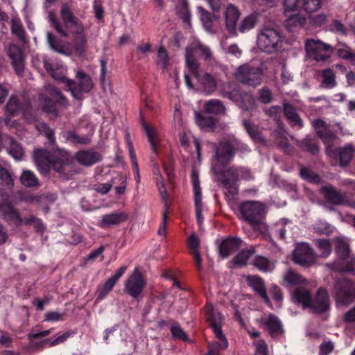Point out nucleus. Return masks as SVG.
Instances as JSON below:
<instances>
[{
    "label": "nucleus",
    "mask_w": 355,
    "mask_h": 355,
    "mask_svg": "<svg viewBox=\"0 0 355 355\" xmlns=\"http://www.w3.org/2000/svg\"><path fill=\"white\" fill-rule=\"evenodd\" d=\"M33 158L38 170L42 173H49L50 168L59 173L64 178L69 179L71 175L69 164V155L66 153L58 152L53 155L46 149H36Z\"/></svg>",
    "instance_id": "f257e3e1"
},
{
    "label": "nucleus",
    "mask_w": 355,
    "mask_h": 355,
    "mask_svg": "<svg viewBox=\"0 0 355 355\" xmlns=\"http://www.w3.org/2000/svg\"><path fill=\"white\" fill-rule=\"evenodd\" d=\"M60 14L63 24L59 20L54 11L49 12L47 18L50 26L61 37H68L70 33H79L83 31L82 23L75 16L69 3L62 4Z\"/></svg>",
    "instance_id": "f03ea898"
},
{
    "label": "nucleus",
    "mask_w": 355,
    "mask_h": 355,
    "mask_svg": "<svg viewBox=\"0 0 355 355\" xmlns=\"http://www.w3.org/2000/svg\"><path fill=\"white\" fill-rule=\"evenodd\" d=\"M185 61L187 67L190 73L198 80L203 88L204 92L207 94H213L220 83V80L208 72L202 75L200 73V64L193 53L191 49H187L185 52Z\"/></svg>",
    "instance_id": "7ed1b4c3"
},
{
    "label": "nucleus",
    "mask_w": 355,
    "mask_h": 355,
    "mask_svg": "<svg viewBox=\"0 0 355 355\" xmlns=\"http://www.w3.org/2000/svg\"><path fill=\"white\" fill-rule=\"evenodd\" d=\"M239 178L245 180H251L252 176L250 169L236 166H232L225 169V173L218 181L227 190L226 196L234 198L238 194Z\"/></svg>",
    "instance_id": "20e7f679"
},
{
    "label": "nucleus",
    "mask_w": 355,
    "mask_h": 355,
    "mask_svg": "<svg viewBox=\"0 0 355 355\" xmlns=\"http://www.w3.org/2000/svg\"><path fill=\"white\" fill-rule=\"evenodd\" d=\"M235 155V148L232 144L228 141H220L215 148L214 159L211 170L218 180L225 172V167L232 162Z\"/></svg>",
    "instance_id": "39448f33"
},
{
    "label": "nucleus",
    "mask_w": 355,
    "mask_h": 355,
    "mask_svg": "<svg viewBox=\"0 0 355 355\" xmlns=\"http://www.w3.org/2000/svg\"><path fill=\"white\" fill-rule=\"evenodd\" d=\"M76 78L77 82L65 76L60 78V82L65 84L67 91L70 92L71 96L76 100H82L84 94H88L94 87L92 78L83 70L76 72Z\"/></svg>",
    "instance_id": "423d86ee"
},
{
    "label": "nucleus",
    "mask_w": 355,
    "mask_h": 355,
    "mask_svg": "<svg viewBox=\"0 0 355 355\" xmlns=\"http://www.w3.org/2000/svg\"><path fill=\"white\" fill-rule=\"evenodd\" d=\"M239 211L243 220L254 228L263 223L266 214L265 205L254 200L242 202L239 205Z\"/></svg>",
    "instance_id": "0eeeda50"
},
{
    "label": "nucleus",
    "mask_w": 355,
    "mask_h": 355,
    "mask_svg": "<svg viewBox=\"0 0 355 355\" xmlns=\"http://www.w3.org/2000/svg\"><path fill=\"white\" fill-rule=\"evenodd\" d=\"M205 310L206 320L209 324L216 337L219 340L215 344L216 349H226L228 347V341L222 331V325L223 323L222 314L216 310L211 304H207Z\"/></svg>",
    "instance_id": "6e6552de"
},
{
    "label": "nucleus",
    "mask_w": 355,
    "mask_h": 355,
    "mask_svg": "<svg viewBox=\"0 0 355 355\" xmlns=\"http://www.w3.org/2000/svg\"><path fill=\"white\" fill-rule=\"evenodd\" d=\"M333 293L338 304L348 305L355 301V283L345 278L338 279Z\"/></svg>",
    "instance_id": "1a4fd4ad"
},
{
    "label": "nucleus",
    "mask_w": 355,
    "mask_h": 355,
    "mask_svg": "<svg viewBox=\"0 0 355 355\" xmlns=\"http://www.w3.org/2000/svg\"><path fill=\"white\" fill-rule=\"evenodd\" d=\"M282 42V36L278 31L274 28H264L257 37V46L263 52L272 53L279 49V43Z\"/></svg>",
    "instance_id": "9d476101"
},
{
    "label": "nucleus",
    "mask_w": 355,
    "mask_h": 355,
    "mask_svg": "<svg viewBox=\"0 0 355 355\" xmlns=\"http://www.w3.org/2000/svg\"><path fill=\"white\" fill-rule=\"evenodd\" d=\"M146 285L144 275L138 267H135L125 281L124 291L132 298L137 300L141 296Z\"/></svg>",
    "instance_id": "9b49d317"
},
{
    "label": "nucleus",
    "mask_w": 355,
    "mask_h": 355,
    "mask_svg": "<svg viewBox=\"0 0 355 355\" xmlns=\"http://www.w3.org/2000/svg\"><path fill=\"white\" fill-rule=\"evenodd\" d=\"M236 79L243 84L257 87L261 83L262 71L250 64L240 66L235 73Z\"/></svg>",
    "instance_id": "f8f14e48"
},
{
    "label": "nucleus",
    "mask_w": 355,
    "mask_h": 355,
    "mask_svg": "<svg viewBox=\"0 0 355 355\" xmlns=\"http://www.w3.org/2000/svg\"><path fill=\"white\" fill-rule=\"evenodd\" d=\"M305 49L308 55L315 61H325L329 59L333 48L320 40L308 39L305 42Z\"/></svg>",
    "instance_id": "ddd939ff"
},
{
    "label": "nucleus",
    "mask_w": 355,
    "mask_h": 355,
    "mask_svg": "<svg viewBox=\"0 0 355 355\" xmlns=\"http://www.w3.org/2000/svg\"><path fill=\"white\" fill-rule=\"evenodd\" d=\"M310 309L314 314L322 315L328 312L331 309L330 297L327 290L320 287L311 299Z\"/></svg>",
    "instance_id": "4468645a"
},
{
    "label": "nucleus",
    "mask_w": 355,
    "mask_h": 355,
    "mask_svg": "<svg viewBox=\"0 0 355 355\" xmlns=\"http://www.w3.org/2000/svg\"><path fill=\"white\" fill-rule=\"evenodd\" d=\"M293 261L302 266H310L315 262V254L313 249L306 243L297 245L293 253Z\"/></svg>",
    "instance_id": "2eb2a0df"
},
{
    "label": "nucleus",
    "mask_w": 355,
    "mask_h": 355,
    "mask_svg": "<svg viewBox=\"0 0 355 355\" xmlns=\"http://www.w3.org/2000/svg\"><path fill=\"white\" fill-rule=\"evenodd\" d=\"M191 182L193 186V198L195 203V211L197 222L199 225H201L203 221L202 216V192L201 187L200 185L199 175L198 173L192 171L191 172Z\"/></svg>",
    "instance_id": "dca6fc26"
},
{
    "label": "nucleus",
    "mask_w": 355,
    "mask_h": 355,
    "mask_svg": "<svg viewBox=\"0 0 355 355\" xmlns=\"http://www.w3.org/2000/svg\"><path fill=\"white\" fill-rule=\"evenodd\" d=\"M246 282L254 293L259 296L267 306H271L272 304L267 294L263 279L259 275H248Z\"/></svg>",
    "instance_id": "f3484780"
},
{
    "label": "nucleus",
    "mask_w": 355,
    "mask_h": 355,
    "mask_svg": "<svg viewBox=\"0 0 355 355\" xmlns=\"http://www.w3.org/2000/svg\"><path fill=\"white\" fill-rule=\"evenodd\" d=\"M321 6L320 0H284V7L289 10H304L306 12L318 10Z\"/></svg>",
    "instance_id": "a211bd4d"
},
{
    "label": "nucleus",
    "mask_w": 355,
    "mask_h": 355,
    "mask_svg": "<svg viewBox=\"0 0 355 355\" xmlns=\"http://www.w3.org/2000/svg\"><path fill=\"white\" fill-rule=\"evenodd\" d=\"M298 11V10H289L286 12L284 7V14L287 18L284 21V26L289 32H295L306 24V17L299 14Z\"/></svg>",
    "instance_id": "6ab92c4d"
},
{
    "label": "nucleus",
    "mask_w": 355,
    "mask_h": 355,
    "mask_svg": "<svg viewBox=\"0 0 355 355\" xmlns=\"http://www.w3.org/2000/svg\"><path fill=\"white\" fill-rule=\"evenodd\" d=\"M263 324L270 336L273 339L279 338L284 336L285 331L281 320L275 314L270 313L263 321Z\"/></svg>",
    "instance_id": "aec40b11"
},
{
    "label": "nucleus",
    "mask_w": 355,
    "mask_h": 355,
    "mask_svg": "<svg viewBox=\"0 0 355 355\" xmlns=\"http://www.w3.org/2000/svg\"><path fill=\"white\" fill-rule=\"evenodd\" d=\"M327 153L336 160H339L341 166H347L354 156V147L352 144H347L343 148L329 149Z\"/></svg>",
    "instance_id": "412c9836"
},
{
    "label": "nucleus",
    "mask_w": 355,
    "mask_h": 355,
    "mask_svg": "<svg viewBox=\"0 0 355 355\" xmlns=\"http://www.w3.org/2000/svg\"><path fill=\"white\" fill-rule=\"evenodd\" d=\"M30 109L31 103L29 101H21L15 96H12L6 105V112L11 116L25 114L29 112Z\"/></svg>",
    "instance_id": "4be33fe9"
},
{
    "label": "nucleus",
    "mask_w": 355,
    "mask_h": 355,
    "mask_svg": "<svg viewBox=\"0 0 355 355\" xmlns=\"http://www.w3.org/2000/svg\"><path fill=\"white\" fill-rule=\"evenodd\" d=\"M321 192L324 194V198L331 205H343L345 202L346 195L336 189L331 184L324 186L321 188Z\"/></svg>",
    "instance_id": "5701e85b"
},
{
    "label": "nucleus",
    "mask_w": 355,
    "mask_h": 355,
    "mask_svg": "<svg viewBox=\"0 0 355 355\" xmlns=\"http://www.w3.org/2000/svg\"><path fill=\"white\" fill-rule=\"evenodd\" d=\"M242 240L236 236H228L223 240L218 245V252L222 258H227L237 251L241 246Z\"/></svg>",
    "instance_id": "b1692460"
},
{
    "label": "nucleus",
    "mask_w": 355,
    "mask_h": 355,
    "mask_svg": "<svg viewBox=\"0 0 355 355\" xmlns=\"http://www.w3.org/2000/svg\"><path fill=\"white\" fill-rule=\"evenodd\" d=\"M8 55L15 72L21 75L24 69V56L22 50L17 45L11 44L8 47Z\"/></svg>",
    "instance_id": "393cba45"
},
{
    "label": "nucleus",
    "mask_w": 355,
    "mask_h": 355,
    "mask_svg": "<svg viewBox=\"0 0 355 355\" xmlns=\"http://www.w3.org/2000/svg\"><path fill=\"white\" fill-rule=\"evenodd\" d=\"M284 114L290 125L293 128L301 129L304 126V123L297 110L291 104L288 103H284L283 105Z\"/></svg>",
    "instance_id": "a878e982"
},
{
    "label": "nucleus",
    "mask_w": 355,
    "mask_h": 355,
    "mask_svg": "<svg viewBox=\"0 0 355 355\" xmlns=\"http://www.w3.org/2000/svg\"><path fill=\"white\" fill-rule=\"evenodd\" d=\"M76 159L80 164L90 166L102 159L101 155L96 151L81 150L76 153Z\"/></svg>",
    "instance_id": "bb28decb"
},
{
    "label": "nucleus",
    "mask_w": 355,
    "mask_h": 355,
    "mask_svg": "<svg viewBox=\"0 0 355 355\" xmlns=\"http://www.w3.org/2000/svg\"><path fill=\"white\" fill-rule=\"evenodd\" d=\"M240 17L239 10L232 4H230L225 10V19L227 29L231 33H235L236 24Z\"/></svg>",
    "instance_id": "cd10ccee"
},
{
    "label": "nucleus",
    "mask_w": 355,
    "mask_h": 355,
    "mask_svg": "<svg viewBox=\"0 0 355 355\" xmlns=\"http://www.w3.org/2000/svg\"><path fill=\"white\" fill-rule=\"evenodd\" d=\"M127 218L124 212H112L103 215L99 225L102 228L110 227L125 221Z\"/></svg>",
    "instance_id": "c85d7f7f"
},
{
    "label": "nucleus",
    "mask_w": 355,
    "mask_h": 355,
    "mask_svg": "<svg viewBox=\"0 0 355 355\" xmlns=\"http://www.w3.org/2000/svg\"><path fill=\"white\" fill-rule=\"evenodd\" d=\"M293 302L302 304L303 309H309L312 296L309 289L303 286H297L293 293Z\"/></svg>",
    "instance_id": "c756f323"
},
{
    "label": "nucleus",
    "mask_w": 355,
    "mask_h": 355,
    "mask_svg": "<svg viewBox=\"0 0 355 355\" xmlns=\"http://www.w3.org/2000/svg\"><path fill=\"white\" fill-rule=\"evenodd\" d=\"M141 124L144 130L146 132L148 140L150 144L152 155L150 159L153 162L158 155L157 146V136L154 129L150 127L144 120L143 116H141Z\"/></svg>",
    "instance_id": "7c9ffc66"
},
{
    "label": "nucleus",
    "mask_w": 355,
    "mask_h": 355,
    "mask_svg": "<svg viewBox=\"0 0 355 355\" xmlns=\"http://www.w3.org/2000/svg\"><path fill=\"white\" fill-rule=\"evenodd\" d=\"M0 213L6 220L17 222L18 225L22 224V218L18 211L10 203H0Z\"/></svg>",
    "instance_id": "2f4dec72"
},
{
    "label": "nucleus",
    "mask_w": 355,
    "mask_h": 355,
    "mask_svg": "<svg viewBox=\"0 0 355 355\" xmlns=\"http://www.w3.org/2000/svg\"><path fill=\"white\" fill-rule=\"evenodd\" d=\"M333 270L338 272H348L355 275V257H348L342 262L334 261L329 264Z\"/></svg>",
    "instance_id": "473e14b6"
},
{
    "label": "nucleus",
    "mask_w": 355,
    "mask_h": 355,
    "mask_svg": "<svg viewBox=\"0 0 355 355\" xmlns=\"http://www.w3.org/2000/svg\"><path fill=\"white\" fill-rule=\"evenodd\" d=\"M217 119L214 116H207L199 112H196V122L202 130H213L217 123Z\"/></svg>",
    "instance_id": "72a5a7b5"
},
{
    "label": "nucleus",
    "mask_w": 355,
    "mask_h": 355,
    "mask_svg": "<svg viewBox=\"0 0 355 355\" xmlns=\"http://www.w3.org/2000/svg\"><path fill=\"white\" fill-rule=\"evenodd\" d=\"M204 109L207 114H214L216 115L224 114L226 110L223 103L217 99H211L207 101Z\"/></svg>",
    "instance_id": "f704fd0d"
},
{
    "label": "nucleus",
    "mask_w": 355,
    "mask_h": 355,
    "mask_svg": "<svg viewBox=\"0 0 355 355\" xmlns=\"http://www.w3.org/2000/svg\"><path fill=\"white\" fill-rule=\"evenodd\" d=\"M254 252L255 250L253 247L242 250L233 258V264L239 267L246 266L249 259L254 254Z\"/></svg>",
    "instance_id": "c9c22d12"
},
{
    "label": "nucleus",
    "mask_w": 355,
    "mask_h": 355,
    "mask_svg": "<svg viewBox=\"0 0 355 355\" xmlns=\"http://www.w3.org/2000/svg\"><path fill=\"white\" fill-rule=\"evenodd\" d=\"M335 252L338 257V259L336 261L342 262L345 261L349 257L350 250L349 245L342 239H337L336 241Z\"/></svg>",
    "instance_id": "e433bc0d"
},
{
    "label": "nucleus",
    "mask_w": 355,
    "mask_h": 355,
    "mask_svg": "<svg viewBox=\"0 0 355 355\" xmlns=\"http://www.w3.org/2000/svg\"><path fill=\"white\" fill-rule=\"evenodd\" d=\"M298 146L304 151L310 153L311 155H315L319 151V146L315 138L309 136L306 137L300 141Z\"/></svg>",
    "instance_id": "4c0bfd02"
},
{
    "label": "nucleus",
    "mask_w": 355,
    "mask_h": 355,
    "mask_svg": "<svg viewBox=\"0 0 355 355\" xmlns=\"http://www.w3.org/2000/svg\"><path fill=\"white\" fill-rule=\"evenodd\" d=\"M21 183L26 187L33 188L40 186V181L33 172L29 170L24 171L20 176Z\"/></svg>",
    "instance_id": "58836bf2"
},
{
    "label": "nucleus",
    "mask_w": 355,
    "mask_h": 355,
    "mask_svg": "<svg viewBox=\"0 0 355 355\" xmlns=\"http://www.w3.org/2000/svg\"><path fill=\"white\" fill-rule=\"evenodd\" d=\"M76 334V331H74V330L67 331L64 332V334H62L61 336H59L58 338L54 339L53 341L50 342V340L47 338L41 342L37 343L36 344V346H37V347L42 348L47 343H49L50 347L55 346L57 345L64 343L68 338L72 337Z\"/></svg>",
    "instance_id": "ea45409f"
},
{
    "label": "nucleus",
    "mask_w": 355,
    "mask_h": 355,
    "mask_svg": "<svg viewBox=\"0 0 355 355\" xmlns=\"http://www.w3.org/2000/svg\"><path fill=\"white\" fill-rule=\"evenodd\" d=\"M76 334V331H74V330L67 331L64 332V334H62L61 336H59L58 338L54 339L53 341L50 342V340L47 338L41 342L37 343L36 344V346H37V347L42 348L47 343H49L50 347L55 346L57 345L64 343L68 338L72 337Z\"/></svg>",
    "instance_id": "a19ab883"
},
{
    "label": "nucleus",
    "mask_w": 355,
    "mask_h": 355,
    "mask_svg": "<svg viewBox=\"0 0 355 355\" xmlns=\"http://www.w3.org/2000/svg\"><path fill=\"white\" fill-rule=\"evenodd\" d=\"M178 14L184 23L191 24V12L189 9L187 0H179L178 5L176 7Z\"/></svg>",
    "instance_id": "79ce46f5"
},
{
    "label": "nucleus",
    "mask_w": 355,
    "mask_h": 355,
    "mask_svg": "<svg viewBox=\"0 0 355 355\" xmlns=\"http://www.w3.org/2000/svg\"><path fill=\"white\" fill-rule=\"evenodd\" d=\"M337 55L339 58L349 60L355 64V53L345 44L340 43L336 46Z\"/></svg>",
    "instance_id": "37998d69"
},
{
    "label": "nucleus",
    "mask_w": 355,
    "mask_h": 355,
    "mask_svg": "<svg viewBox=\"0 0 355 355\" xmlns=\"http://www.w3.org/2000/svg\"><path fill=\"white\" fill-rule=\"evenodd\" d=\"M66 139L73 144L87 145L91 143L89 135L80 136L73 130L68 131L66 133Z\"/></svg>",
    "instance_id": "c03bdc74"
},
{
    "label": "nucleus",
    "mask_w": 355,
    "mask_h": 355,
    "mask_svg": "<svg viewBox=\"0 0 355 355\" xmlns=\"http://www.w3.org/2000/svg\"><path fill=\"white\" fill-rule=\"evenodd\" d=\"M46 37L47 42L52 50L60 54H66L64 46L60 39L50 32L47 33Z\"/></svg>",
    "instance_id": "a18cd8bd"
},
{
    "label": "nucleus",
    "mask_w": 355,
    "mask_h": 355,
    "mask_svg": "<svg viewBox=\"0 0 355 355\" xmlns=\"http://www.w3.org/2000/svg\"><path fill=\"white\" fill-rule=\"evenodd\" d=\"M83 32V30L79 33H72L76 35L73 39V43L75 50L77 53L80 55L85 52L87 46V38Z\"/></svg>",
    "instance_id": "49530a36"
},
{
    "label": "nucleus",
    "mask_w": 355,
    "mask_h": 355,
    "mask_svg": "<svg viewBox=\"0 0 355 355\" xmlns=\"http://www.w3.org/2000/svg\"><path fill=\"white\" fill-rule=\"evenodd\" d=\"M253 265L263 272H268L274 268L273 263L268 258L261 255L254 258Z\"/></svg>",
    "instance_id": "de8ad7c7"
},
{
    "label": "nucleus",
    "mask_w": 355,
    "mask_h": 355,
    "mask_svg": "<svg viewBox=\"0 0 355 355\" xmlns=\"http://www.w3.org/2000/svg\"><path fill=\"white\" fill-rule=\"evenodd\" d=\"M42 110L48 113L53 115L54 117H58L59 115L58 110L56 106V103L49 97H41Z\"/></svg>",
    "instance_id": "09e8293b"
},
{
    "label": "nucleus",
    "mask_w": 355,
    "mask_h": 355,
    "mask_svg": "<svg viewBox=\"0 0 355 355\" xmlns=\"http://www.w3.org/2000/svg\"><path fill=\"white\" fill-rule=\"evenodd\" d=\"M318 137L323 141L324 144L326 146L327 152L329 149L332 148L334 142L336 139V134L329 128L323 132L319 131Z\"/></svg>",
    "instance_id": "8fccbe9b"
},
{
    "label": "nucleus",
    "mask_w": 355,
    "mask_h": 355,
    "mask_svg": "<svg viewBox=\"0 0 355 355\" xmlns=\"http://www.w3.org/2000/svg\"><path fill=\"white\" fill-rule=\"evenodd\" d=\"M258 21L257 15L251 14L243 19L241 25L238 28V31L242 33L253 28Z\"/></svg>",
    "instance_id": "3c124183"
},
{
    "label": "nucleus",
    "mask_w": 355,
    "mask_h": 355,
    "mask_svg": "<svg viewBox=\"0 0 355 355\" xmlns=\"http://www.w3.org/2000/svg\"><path fill=\"white\" fill-rule=\"evenodd\" d=\"M300 174L301 178L311 183L318 184L321 181L320 175L306 167L302 166Z\"/></svg>",
    "instance_id": "603ef678"
},
{
    "label": "nucleus",
    "mask_w": 355,
    "mask_h": 355,
    "mask_svg": "<svg viewBox=\"0 0 355 355\" xmlns=\"http://www.w3.org/2000/svg\"><path fill=\"white\" fill-rule=\"evenodd\" d=\"M115 284L116 283L114 282H113L110 278H108V279L102 286L98 288L97 300H103L112 290Z\"/></svg>",
    "instance_id": "864d4df0"
},
{
    "label": "nucleus",
    "mask_w": 355,
    "mask_h": 355,
    "mask_svg": "<svg viewBox=\"0 0 355 355\" xmlns=\"http://www.w3.org/2000/svg\"><path fill=\"white\" fill-rule=\"evenodd\" d=\"M243 124L248 134L251 137V138L253 140H261V134L257 125L247 120H244L243 121Z\"/></svg>",
    "instance_id": "5fc2aeb1"
},
{
    "label": "nucleus",
    "mask_w": 355,
    "mask_h": 355,
    "mask_svg": "<svg viewBox=\"0 0 355 355\" xmlns=\"http://www.w3.org/2000/svg\"><path fill=\"white\" fill-rule=\"evenodd\" d=\"M0 180L3 187L11 189L14 186V180L10 172L5 167L0 165Z\"/></svg>",
    "instance_id": "6e6d98bb"
},
{
    "label": "nucleus",
    "mask_w": 355,
    "mask_h": 355,
    "mask_svg": "<svg viewBox=\"0 0 355 355\" xmlns=\"http://www.w3.org/2000/svg\"><path fill=\"white\" fill-rule=\"evenodd\" d=\"M12 34L20 40L25 37V30L20 19H12L11 21Z\"/></svg>",
    "instance_id": "4d7b16f0"
},
{
    "label": "nucleus",
    "mask_w": 355,
    "mask_h": 355,
    "mask_svg": "<svg viewBox=\"0 0 355 355\" xmlns=\"http://www.w3.org/2000/svg\"><path fill=\"white\" fill-rule=\"evenodd\" d=\"M284 280L289 285H298L304 282V278L293 270H288L284 277Z\"/></svg>",
    "instance_id": "13d9d810"
},
{
    "label": "nucleus",
    "mask_w": 355,
    "mask_h": 355,
    "mask_svg": "<svg viewBox=\"0 0 355 355\" xmlns=\"http://www.w3.org/2000/svg\"><path fill=\"white\" fill-rule=\"evenodd\" d=\"M171 333L173 338L187 340V335L185 331L181 328L180 325L177 322H173L171 327Z\"/></svg>",
    "instance_id": "bf43d9fd"
},
{
    "label": "nucleus",
    "mask_w": 355,
    "mask_h": 355,
    "mask_svg": "<svg viewBox=\"0 0 355 355\" xmlns=\"http://www.w3.org/2000/svg\"><path fill=\"white\" fill-rule=\"evenodd\" d=\"M323 84L326 87L333 88L336 86L335 74L330 69H326L322 71Z\"/></svg>",
    "instance_id": "052dcab7"
},
{
    "label": "nucleus",
    "mask_w": 355,
    "mask_h": 355,
    "mask_svg": "<svg viewBox=\"0 0 355 355\" xmlns=\"http://www.w3.org/2000/svg\"><path fill=\"white\" fill-rule=\"evenodd\" d=\"M317 245L320 250L322 257H327L330 254L331 252V245L328 239H318L317 241Z\"/></svg>",
    "instance_id": "680f3d73"
},
{
    "label": "nucleus",
    "mask_w": 355,
    "mask_h": 355,
    "mask_svg": "<svg viewBox=\"0 0 355 355\" xmlns=\"http://www.w3.org/2000/svg\"><path fill=\"white\" fill-rule=\"evenodd\" d=\"M51 94L57 98L55 103L59 104L63 107H67L69 105V101L67 98L61 93L60 90L53 87L51 90Z\"/></svg>",
    "instance_id": "e2e57ef3"
},
{
    "label": "nucleus",
    "mask_w": 355,
    "mask_h": 355,
    "mask_svg": "<svg viewBox=\"0 0 355 355\" xmlns=\"http://www.w3.org/2000/svg\"><path fill=\"white\" fill-rule=\"evenodd\" d=\"M187 49H190L189 47H187ZM193 50V53L194 54V51H199L200 52L201 55L204 58L205 60H210L212 58V52L210 49V48L207 46H205L202 44L199 43L196 48L193 49L191 48Z\"/></svg>",
    "instance_id": "0e129e2a"
},
{
    "label": "nucleus",
    "mask_w": 355,
    "mask_h": 355,
    "mask_svg": "<svg viewBox=\"0 0 355 355\" xmlns=\"http://www.w3.org/2000/svg\"><path fill=\"white\" fill-rule=\"evenodd\" d=\"M9 154L15 159H21L24 156V150L19 144L15 142L12 143L9 150Z\"/></svg>",
    "instance_id": "69168bd1"
},
{
    "label": "nucleus",
    "mask_w": 355,
    "mask_h": 355,
    "mask_svg": "<svg viewBox=\"0 0 355 355\" xmlns=\"http://www.w3.org/2000/svg\"><path fill=\"white\" fill-rule=\"evenodd\" d=\"M157 56L159 58V61L164 69H167L169 62H168V55L167 51L163 46H160L157 51Z\"/></svg>",
    "instance_id": "338daca9"
},
{
    "label": "nucleus",
    "mask_w": 355,
    "mask_h": 355,
    "mask_svg": "<svg viewBox=\"0 0 355 355\" xmlns=\"http://www.w3.org/2000/svg\"><path fill=\"white\" fill-rule=\"evenodd\" d=\"M42 128V130L45 135L46 137L48 139L49 143L51 145H53L55 143V137L54 130L49 127V125L46 123H42L40 125Z\"/></svg>",
    "instance_id": "774afa93"
}]
</instances>
